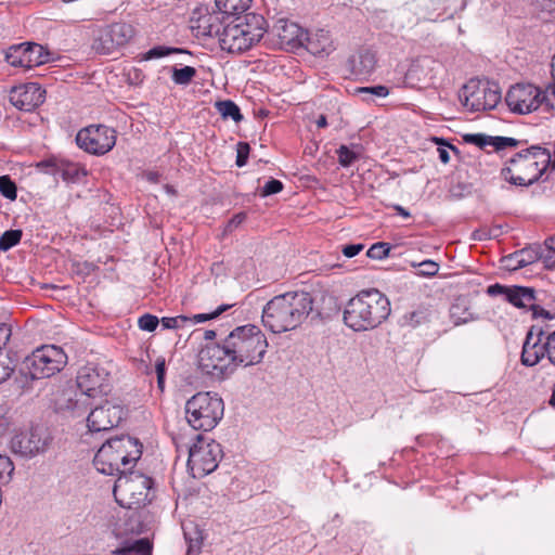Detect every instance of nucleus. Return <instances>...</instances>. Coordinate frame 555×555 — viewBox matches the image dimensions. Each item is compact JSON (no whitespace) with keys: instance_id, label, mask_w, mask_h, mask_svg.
Returning a JSON list of instances; mask_svg holds the SVG:
<instances>
[{"instance_id":"obj_5","label":"nucleus","mask_w":555,"mask_h":555,"mask_svg":"<svg viewBox=\"0 0 555 555\" xmlns=\"http://www.w3.org/2000/svg\"><path fill=\"white\" fill-rule=\"evenodd\" d=\"M223 340L233 367L261 363L269 347L266 335L254 324L235 327Z\"/></svg>"},{"instance_id":"obj_61","label":"nucleus","mask_w":555,"mask_h":555,"mask_svg":"<svg viewBox=\"0 0 555 555\" xmlns=\"http://www.w3.org/2000/svg\"><path fill=\"white\" fill-rule=\"evenodd\" d=\"M317 126L319 128H325L327 126V120L325 115H320L317 119Z\"/></svg>"},{"instance_id":"obj_13","label":"nucleus","mask_w":555,"mask_h":555,"mask_svg":"<svg viewBox=\"0 0 555 555\" xmlns=\"http://www.w3.org/2000/svg\"><path fill=\"white\" fill-rule=\"evenodd\" d=\"M133 26L126 22H115L99 27L93 31L91 48L100 55H112L119 52L134 37Z\"/></svg>"},{"instance_id":"obj_3","label":"nucleus","mask_w":555,"mask_h":555,"mask_svg":"<svg viewBox=\"0 0 555 555\" xmlns=\"http://www.w3.org/2000/svg\"><path fill=\"white\" fill-rule=\"evenodd\" d=\"M313 310V298L307 292H287L274 296L262 309L261 321L274 334L299 327Z\"/></svg>"},{"instance_id":"obj_64","label":"nucleus","mask_w":555,"mask_h":555,"mask_svg":"<svg viewBox=\"0 0 555 555\" xmlns=\"http://www.w3.org/2000/svg\"><path fill=\"white\" fill-rule=\"evenodd\" d=\"M545 89H547L550 96L555 99V81L553 85L547 86Z\"/></svg>"},{"instance_id":"obj_12","label":"nucleus","mask_w":555,"mask_h":555,"mask_svg":"<svg viewBox=\"0 0 555 555\" xmlns=\"http://www.w3.org/2000/svg\"><path fill=\"white\" fill-rule=\"evenodd\" d=\"M221 457L220 443L203 434H197L195 442L189 448V470L194 478L205 477L218 467Z\"/></svg>"},{"instance_id":"obj_2","label":"nucleus","mask_w":555,"mask_h":555,"mask_svg":"<svg viewBox=\"0 0 555 555\" xmlns=\"http://www.w3.org/2000/svg\"><path fill=\"white\" fill-rule=\"evenodd\" d=\"M142 444L130 436L108 439L98 450L93 464L98 472L107 476H117V481L135 486H152L153 480L140 470H134L141 459Z\"/></svg>"},{"instance_id":"obj_48","label":"nucleus","mask_w":555,"mask_h":555,"mask_svg":"<svg viewBox=\"0 0 555 555\" xmlns=\"http://www.w3.org/2000/svg\"><path fill=\"white\" fill-rule=\"evenodd\" d=\"M13 371L14 369L12 366L11 360L4 354H0V384L5 382L11 376Z\"/></svg>"},{"instance_id":"obj_40","label":"nucleus","mask_w":555,"mask_h":555,"mask_svg":"<svg viewBox=\"0 0 555 555\" xmlns=\"http://www.w3.org/2000/svg\"><path fill=\"white\" fill-rule=\"evenodd\" d=\"M0 193L8 199L14 201L17 196L16 184L9 176L0 177Z\"/></svg>"},{"instance_id":"obj_16","label":"nucleus","mask_w":555,"mask_h":555,"mask_svg":"<svg viewBox=\"0 0 555 555\" xmlns=\"http://www.w3.org/2000/svg\"><path fill=\"white\" fill-rule=\"evenodd\" d=\"M49 441L50 436L47 428L35 426L29 430L16 434L11 440V450L22 456H34L43 452Z\"/></svg>"},{"instance_id":"obj_42","label":"nucleus","mask_w":555,"mask_h":555,"mask_svg":"<svg viewBox=\"0 0 555 555\" xmlns=\"http://www.w3.org/2000/svg\"><path fill=\"white\" fill-rule=\"evenodd\" d=\"M390 251V246L388 243H384V242H378V243H375L373 244L367 253H366V256L371 259H384L388 256Z\"/></svg>"},{"instance_id":"obj_37","label":"nucleus","mask_w":555,"mask_h":555,"mask_svg":"<svg viewBox=\"0 0 555 555\" xmlns=\"http://www.w3.org/2000/svg\"><path fill=\"white\" fill-rule=\"evenodd\" d=\"M356 93L363 95V100H371L373 96L385 98L389 94L387 87L378 85L373 87H360Z\"/></svg>"},{"instance_id":"obj_11","label":"nucleus","mask_w":555,"mask_h":555,"mask_svg":"<svg viewBox=\"0 0 555 555\" xmlns=\"http://www.w3.org/2000/svg\"><path fill=\"white\" fill-rule=\"evenodd\" d=\"M66 363L67 356L61 347L44 345L26 357L21 372L31 379L49 378L59 373Z\"/></svg>"},{"instance_id":"obj_17","label":"nucleus","mask_w":555,"mask_h":555,"mask_svg":"<svg viewBox=\"0 0 555 555\" xmlns=\"http://www.w3.org/2000/svg\"><path fill=\"white\" fill-rule=\"evenodd\" d=\"M126 414L122 405L105 401L104 404L95 406L87 417V425L90 431H105L119 425Z\"/></svg>"},{"instance_id":"obj_38","label":"nucleus","mask_w":555,"mask_h":555,"mask_svg":"<svg viewBox=\"0 0 555 555\" xmlns=\"http://www.w3.org/2000/svg\"><path fill=\"white\" fill-rule=\"evenodd\" d=\"M13 472L14 465L10 457L0 455V486H7L11 481Z\"/></svg>"},{"instance_id":"obj_14","label":"nucleus","mask_w":555,"mask_h":555,"mask_svg":"<svg viewBox=\"0 0 555 555\" xmlns=\"http://www.w3.org/2000/svg\"><path fill=\"white\" fill-rule=\"evenodd\" d=\"M115 129L105 125H90L80 129L76 135L77 145L92 155H104L116 144Z\"/></svg>"},{"instance_id":"obj_55","label":"nucleus","mask_w":555,"mask_h":555,"mask_svg":"<svg viewBox=\"0 0 555 555\" xmlns=\"http://www.w3.org/2000/svg\"><path fill=\"white\" fill-rule=\"evenodd\" d=\"M246 216L243 212L234 215L227 224V230L232 231L233 229L237 228L244 220Z\"/></svg>"},{"instance_id":"obj_4","label":"nucleus","mask_w":555,"mask_h":555,"mask_svg":"<svg viewBox=\"0 0 555 555\" xmlns=\"http://www.w3.org/2000/svg\"><path fill=\"white\" fill-rule=\"evenodd\" d=\"M390 314L388 298L377 289L362 291L352 297L344 311V321L353 331L377 327Z\"/></svg>"},{"instance_id":"obj_24","label":"nucleus","mask_w":555,"mask_h":555,"mask_svg":"<svg viewBox=\"0 0 555 555\" xmlns=\"http://www.w3.org/2000/svg\"><path fill=\"white\" fill-rule=\"evenodd\" d=\"M232 307V305H221L216 310L209 313H198L189 318L185 315H177L172 318H163L160 320L162 326L167 330H177L183 327L188 323H202L218 318Z\"/></svg>"},{"instance_id":"obj_45","label":"nucleus","mask_w":555,"mask_h":555,"mask_svg":"<svg viewBox=\"0 0 555 555\" xmlns=\"http://www.w3.org/2000/svg\"><path fill=\"white\" fill-rule=\"evenodd\" d=\"M337 155L338 162L343 167L350 166L358 158V155L346 145L339 146Z\"/></svg>"},{"instance_id":"obj_54","label":"nucleus","mask_w":555,"mask_h":555,"mask_svg":"<svg viewBox=\"0 0 555 555\" xmlns=\"http://www.w3.org/2000/svg\"><path fill=\"white\" fill-rule=\"evenodd\" d=\"M364 248L363 244H350L343 247L341 253L347 258H352L357 256Z\"/></svg>"},{"instance_id":"obj_41","label":"nucleus","mask_w":555,"mask_h":555,"mask_svg":"<svg viewBox=\"0 0 555 555\" xmlns=\"http://www.w3.org/2000/svg\"><path fill=\"white\" fill-rule=\"evenodd\" d=\"M539 250L540 247L535 248H525L520 250L518 257V266L519 267H526L528 264L539 262Z\"/></svg>"},{"instance_id":"obj_9","label":"nucleus","mask_w":555,"mask_h":555,"mask_svg":"<svg viewBox=\"0 0 555 555\" xmlns=\"http://www.w3.org/2000/svg\"><path fill=\"white\" fill-rule=\"evenodd\" d=\"M224 404L217 393L197 392L185 403V418L195 430L214 429L223 416Z\"/></svg>"},{"instance_id":"obj_56","label":"nucleus","mask_w":555,"mask_h":555,"mask_svg":"<svg viewBox=\"0 0 555 555\" xmlns=\"http://www.w3.org/2000/svg\"><path fill=\"white\" fill-rule=\"evenodd\" d=\"M155 370H156L157 377L165 376V374H166V362H165V359L163 357H159V358L156 359Z\"/></svg>"},{"instance_id":"obj_15","label":"nucleus","mask_w":555,"mask_h":555,"mask_svg":"<svg viewBox=\"0 0 555 555\" xmlns=\"http://www.w3.org/2000/svg\"><path fill=\"white\" fill-rule=\"evenodd\" d=\"M5 60L14 67L33 68L49 62L50 53L41 44L24 42L10 47Z\"/></svg>"},{"instance_id":"obj_6","label":"nucleus","mask_w":555,"mask_h":555,"mask_svg":"<svg viewBox=\"0 0 555 555\" xmlns=\"http://www.w3.org/2000/svg\"><path fill=\"white\" fill-rule=\"evenodd\" d=\"M548 162L546 149L533 145L511 158L506 167L501 169V175L511 184L528 186L545 172Z\"/></svg>"},{"instance_id":"obj_63","label":"nucleus","mask_w":555,"mask_h":555,"mask_svg":"<svg viewBox=\"0 0 555 555\" xmlns=\"http://www.w3.org/2000/svg\"><path fill=\"white\" fill-rule=\"evenodd\" d=\"M395 209L397 210V212L399 215H401L404 218H409L411 216L410 212L402 206L397 205V206H395Z\"/></svg>"},{"instance_id":"obj_30","label":"nucleus","mask_w":555,"mask_h":555,"mask_svg":"<svg viewBox=\"0 0 555 555\" xmlns=\"http://www.w3.org/2000/svg\"><path fill=\"white\" fill-rule=\"evenodd\" d=\"M132 488H113V495L115 501L122 507L133 508L139 507L143 503L144 499L141 498L142 493L135 495Z\"/></svg>"},{"instance_id":"obj_28","label":"nucleus","mask_w":555,"mask_h":555,"mask_svg":"<svg viewBox=\"0 0 555 555\" xmlns=\"http://www.w3.org/2000/svg\"><path fill=\"white\" fill-rule=\"evenodd\" d=\"M184 539L189 544V553H198L204 542L203 530L193 520L182 522Z\"/></svg>"},{"instance_id":"obj_34","label":"nucleus","mask_w":555,"mask_h":555,"mask_svg":"<svg viewBox=\"0 0 555 555\" xmlns=\"http://www.w3.org/2000/svg\"><path fill=\"white\" fill-rule=\"evenodd\" d=\"M451 318L455 324L466 323L472 319V313L466 308V300L459 298L450 308Z\"/></svg>"},{"instance_id":"obj_1","label":"nucleus","mask_w":555,"mask_h":555,"mask_svg":"<svg viewBox=\"0 0 555 555\" xmlns=\"http://www.w3.org/2000/svg\"><path fill=\"white\" fill-rule=\"evenodd\" d=\"M535 289L527 286H505L499 283L488 286V296L501 297L519 309H529L532 317H543L545 320L530 326L522 344L521 364L534 366L543 358L555 366V328L546 320L553 317L548 311L537 305Z\"/></svg>"},{"instance_id":"obj_18","label":"nucleus","mask_w":555,"mask_h":555,"mask_svg":"<svg viewBox=\"0 0 555 555\" xmlns=\"http://www.w3.org/2000/svg\"><path fill=\"white\" fill-rule=\"evenodd\" d=\"M233 363L230 361L229 349L224 340L205 347L199 352V366L211 376H222Z\"/></svg>"},{"instance_id":"obj_33","label":"nucleus","mask_w":555,"mask_h":555,"mask_svg":"<svg viewBox=\"0 0 555 555\" xmlns=\"http://www.w3.org/2000/svg\"><path fill=\"white\" fill-rule=\"evenodd\" d=\"M519 144V141L514 138L508 137H499V135H488V146L493 147V153H501L506 150L516 149Z\"/></svg>"},{"instance_id":"obj_22","label":"nucleus","mask_w":555,"mask_h":555,"mask_svg":"<svg viewBox=\"0 0 555 555\" xmlns=\"http://www.w3.org/2000/svg\"><path fill=\"white\" fill-rule=\"evenodd\" d=\"M274 28L281 46L294 49L305 44L306 30L298 24L280 20Z\"/></svg>"},{"instance_id":"obj_23","label":"nucleus","mask_w":555,"mask_h":555,"mask_svg":"<svg viewBox=\"0 0 555 555\" xmlns=\"http://www.w3.org/2000/svg\"><path fill=\"white\" fill-rule=\"evenodd\" d=\"M304 46L311 54L320 57L327 56L335 50L330 33L324 29L311 34L306 31Z\"/></svg>"},{"instance_id":"obj_46","label":"nucleus","mask_w":555,"mask_h":555,"mask_svg":"<svg viewBox=\"0 0 555 555\" xmlns=\"http://www.w3.org/2000/svg\"><path fill=\"white\" fill-rule=\"evenodd\" d=\"M159 320L156 315L145 313L139 318L138 325L141 330L146 332H153L159 324Z\"/></svg>"},{"instance_id":"obj_62","label":"nucleus","mask_w":555,"mask_h":555,"mask_svg":"<svg viewBox=\"0 0 555 555\" xmlns=\"http://www.w3.org/2000/svg\"><path fill=\"white\" fill-rule=\"evenodd\" d=\"M501 234V228L488 229V238L498 237Z\"/></svg>"},{"instance_id":"obj_21","label":"nucleus","mask_w":555,"mask_h":555,"mask_svg":"<svg viewBox=\"0 0 555 555\" xmlns=\"http://www.w3.org/2000/svg\"><path fill=\"white\" fill-rule=\"evenodd\" d=\"M462 105L469 112L486 111V88H480V81L470 79L459 92Z\"/></svg>"},{"instance_id":"obj_39","label":"nucleus","mask_w":555,"mask_h":555,"mask_svg":"<svg viewBox=\"0 0 555 555\" xmlns=\"http://www.w3.org/2000/svg\"><path fill=\"white\" fill-rule=\"evenodd\" d=\"M182 50L178 48H169L165 46H156L152 49H150L147 52L144 53L143 60H154V59H160L173 53H181Z\"/></svg>"},{"instance_id":"obj_53","label":"nucleus","mask_w":555,"mask_h":555,"mask_svg":"<svg viewBox=\"0 0 555 555\" xmlns=\"http://www.w3.org/2000/svg\"><path fill=\"white\" fill-rule=\"evenodd\" d=\"M534 4L542 12L555 13V0H534Z\"/></svg>"},{"instance_id":"obj_58","label":"nucleus","mask_w":555,"mask_h":555,"mask_svg":"<svg viewBox=\"0 0 555 555\" xmlns=\"http://www.w3.org/2000/svg\"><path fill=\"white\" fill-rule=\"evenodd\" d=\"M546 153L550 155V162L547 164V169L555 170V143L553 144L552 150L546 149Z\"/></svg>"},{"instance_id":"obj_43","label":"nucleus","mask_w":555,"mask_h":555,"mask_svg":"<svg viewBox=\"0 0 555 555\" xmlns=\"http://www.w3.org/2000/svg\"><path fill=\"white\" fill-rule=\"evenodd\" d=\"M413 267H417V275L420 276H434L439 271V264L433 260H424L420 263H412Z\"/></svg>"},{"instance_id":"obj_60","label":"nucleus","mask_w":555,"mask_h":555,"mask_svg":"<svg viewBox=\"0 0 555 555\" xmlns=\"http://www.w3.org/2000/svg\"><path fill=\"white\" fill-rule=\"evenodd\" d=\"M545 247L555 253V235L545 241Z\"/></svg>"},{"instance_id":"obj_8","label":"nucleus","mask_w":555,"mask_h":555,"mask_svg":"<svg viewBox=\"0 0 555 555\" xmlns=\"http://www.w3.org/2000/svg\"><path fill=\"white\" fill-rule=\"evenodd\" d=\"M76 383L80 392L76 393L75 399H68L67 408L76 416H81L91 406L90 399L109 391V373L102 366L87 364L78 371Z\"/></svg>"},{"instance_id":"obj_10","label":"nucleus","mask_w":555,"mask_h":555,"mask_svg":"<svg viewBox=\"0 0 555 555\" xmlns=\"http://www.w3.org/2000/svg\"><path fill=\"white\" fill-rule=\"evenodd\" d=\"M505 102L513 113L519 115L530 114L538 109L551 112L554 108L547 89L529 82L512 86L506 93Z\"/></svg>"},{"instance_id":"obj_32","label":"nucleus","mask_w":555,"mask_h":555,"mask_svg":"<svg viewBox=\"0 0 555 555\" xmlns=\"http://www.w3.org/2000/svg\"><path fill=\"white\" fill-rule=\"evenodd\" d=\"M216 108L223 118H231L235 122L243 119L240 107L231 100L217 102Z\"/></svg>"},{"instance_id":"obj_35","label":"nucleus","mask_w":555,"mask_h":555,"mask_svg":"<svg viewBox=\"0 0 555 555\" xmlns=\"http://www.w3.org/2000/svg\"><path fill=\"white\" fill-rule=\"evenodd\" d=\"M196 76V69L192 66H184L182 68H172L171 78L176 85L188 86Z\"/></svg>"},{"instance_id":"obj_59","label":"nucleus","mask_w":555,"mask_h":555,"mask_svg":"<svg viewBox=\"0 0 555 555\" xmlns=\"http://www.w3.org/2000/svg\"><path fill=\"white\" fill-rule=\"evenodd\" d=\"M438 153H439V159L443 163V164H447L449 163L450 160V154L448 152V150L446 147H438Z\"/></svg>"},{"instance_id":"obj_25","label":"nucleus","mask_w":555,"mask_h":555,"mask_svg":"<svg viewBox=\"0 0 555 555\" xmlns=\"http://www.w3.org/2000/svg\"><path fill=\"white\" fill-rule=\"evenodd\" d=\"M222 13L218 12H206L201 14L196 20H193V29L197 30V34L205 37H218L222 34L223 17L220 16Z\"/></svg>"},{"instance_id":"obj_51","label":"nucleus","mask_w":555,"mask_h":555,"mask_svg":"<svg viewBox=\"0 0 555 555\" xmlns=\"http://www.w3.org/2000/svg\"><path fill=\"white\" fill-rule=\"evenodd\" d=\"M463 140L465 143L474 144L478 146L481 151L486 149V134L485 133H476V134H464Z\"/></svg>"},{"instance_id":"obj_44","label":"nucleus","mask_w":555,"mask_h":555,"mask_svg":"<svg viewBox=\"0 0 555 555\" xmlns=\"http://www.w3.org/2000/svg\"><path fill=\"white\" fill-rule=\"evenodd\" d=\"M502 94L499 86L488 81V111L496 107L501 103Z\"/></svg>"},{"instance_id":"obj_29","label":"nucleus","mask_w":555,"mask_h":555,"mask_svg":"<svg viewBox=\"0 0 555 555\" xmlns=\"http://www.w3.org/2000/svg\"><path fill=\"white\" fill-rule=\"evenodd\" d=\"M251 0H215L216 8L223 16H237L235 21H241L244 13L250 5Z\"/></svg>"},{"instance_id":"obj_27","label":"nucleus","mask_w":555,"mask_h":555,"mask_svg":"<svg viewBox=\"0 0 555 555\" xmlns=\"http://www.w3.org/2000/svg\"><path fill=\"white\" fill-rule=\"evenodd\" d=\"M153 543L149 538L126 539L113 555H152Z\"/></svg>"},{"instance_id":"obj_52","label":"nucleus","mask_w":555,"mask_h":555,"mask_svg":"<svg viewBox=\"0 0 555 555\" xmlns=\"http://www.w3.org/2000/svg\"><path fill=\"white\" fill-rule=\"evenodd\" d=\"M11 335V326L5 323H0V354H3V349L8 345Z\"/></svg>"},{"instance_id":"obj_20","label":"nucleus","mask_w":555,"mask_h":555,"mask_svg":"<svg viewBox=\"0 0 555 555\" xmlns=\"http://www.w3.org/2000/svg\"><path fill=\"white\" fill-rule=\"evenodd\" d=\"M37 167L46 173L60 176L66 182H78L87 176V170L79 164L47 159L37 164Z\"/></svg>"},{"instance_id":"obj_47","label":"nucleus","mask_w":555,"mask_h":555,"mask_svg":"<svg viewBox=\"0 0 555 555\" xmlns=\"http://www.w3.org/2000/svg\"><path fill=\"white\" fill-rule=\"evenodd\" d=\"M539 262L545 269H554L555 268V253L548 249L547 247L541 248L539 250Z\"/></svg>"},{"instance_id":"obj_36","label":"nucleus","mask_w":555,"mask_h":555,"mask_svg":"<svg viewBox=\"0 0 555 555\" xmlns=\"http://www.w3.org/2000/svg\"><path fill=\"white\" fill-rule=\"evenodd\" d=\"M22 238L21 230H8L0 237V250H9L20 243Z\"/></svg>"},{"instance_id":"obj_57","label":"nucleus","mask_w":555,"mask_h":555,"mask_svg":"<svg viewBox=\"0 0 555 555\" xmlns=\"http://www.w3.org/2000/svg\"><path fill=\"white\" fill-rule=\"evenodd\" d=\"M9 426V420L5 416V412L2 408H0V438L5 434Z\"/></svg>"},{"instance_id":"obj_26","label":"nucleus","mask_w":555,"mask_h":555,"mask_svg":"<svg viewBox=\"0 0 555 555\" xmlns=\"http://www.w3.org/2000/svg\"><path fill=\"white\" fill-rule=\"evenodd\" d=\"M376 55L369 49H361L348 60L350 70L356 76H369L376 67Z\"/></svg>"},{"instance_id":"obj_31","label":"nucleus","mask_w":555,"mask_h":555,"mask_svg":"<svg viewBox=\"0 0 555 555\" xmlns=\"http://www.w3.org/2000/svg\"><path fill=\"white\" fill-rule=\"evenodd\" d=\"M143 531V525L139 518V516H130L125 520L124 525L118 526L115 529V534L117 538L128 539V535H139Z\"/></svg>"},{"instance_id":"obj_7","label":"nucleus","mask_w":555,"mask_h":555,"mask_svg":"<svg viewBox=\"0 0 555 555\" xmlns=\"http://www.w3.org/2000/svg\"><path fill=\"white\" fill-rule=\"evenodd\" d=\"M244 22H230L222 28L219 43L229 53H242L259 42L267 31V22L258 14H246Z\"/></svg>"},{"instance_id":"obj_49","label":"nucleus","mask_w":555,"mask_h":555,"mask_svg":"<svg viewBox=\"0 0 555 555\" xmlns=\"http://www.w3.org/2000/svg\"><path fill=\"white\" fill-rule=\"evenodd\" d=\"M249 144L246 142H238L237 144V155H236V165L237 167H243L246 165L248 155H249Z\"/></svg>"},{"instance_id":"obj_50","label":"nucleus","mask_w":555,"mask_h":555,"mask_svg":"<svg viewBox=\"0 0 555 555\" xmlns=\"http://www.w3.org/2000/svg\"><path fill=\"white\" fill-rule=\"evenodd\" d=\"M283 190V183L280 180L271 179L269 180L261 190L262 196H269L272 194H276Z\"/></svg>"},{"instance_id":"obj_19","label":"nucleus","mask_w":555,"mask_h":555,"mask_svg":"<svg viewBox=\"0 0 555 555\" xmlns=\"http://www.w3.org/2000/svg\"><path fill=\"white\" fill-rule=\"evenodd\" d=\"M46 91L36 82H28L12 88L10 102L18 109L30 112L44 101Z\"/></svg>"}]
</instances>
